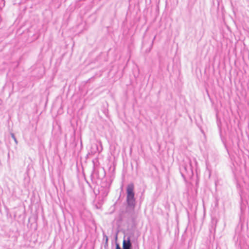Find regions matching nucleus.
I'll list each match as a JSON object with an SVG mask.
<instances>
[{"label":"nucleus","mask_w":249,"mask_h":249,"mask_svg":"<svg viewBox=\"0 0 249 249\" xmlns=\"http://www.w3.org/2000/svg\"><path fill=\"white\" fill-rule=\"evenodd\" d=\"M133 184H129L126 189L127 201L129 205H132L135 202Z\"/></svg>","instance_id":"1"},{"label":"nucleus","mask_w":249,"mask_h":249,"mask_svg":"<svg viewBox=\"0 0 249 249\" xmlns=\"http://www.w3.org/2000/svg\"><path fill=\"white\" fill-rule=\"evenodd\" d=\"M131 243L129 240L127 241L124 240L123 243V249H130L131 248Z\"/></svg>","instance_id":"2"},{"label":"nucleus","mask_w":249,"mask_h":249,"mask_svg":"<svg viewBox=\"0 0 249 249\" xmlns=\"http://www.w3.org/2000/svg\"><path fill=\"white\" fill-rule=\"evenodd\" d=\"M10 135H11L12 138L14 140V141L16 142V135H15V134L14 133L11 132V133H10Z\"/></svg>","instance_id":"3"},{"label":"nucleus","mask_w":249,"mask_h":249,"mask_svg":"<svg viewBox=\"0 0 249 249\" xmlns=\"http://www.w3.org/2000/svg\"><path fill=\"white\" fill-rule=\"evenodd\" d=\"M4 1H0V7H2L4 5Z\"/></svg>","instance_id":"4"},{"label":"nucleus","mask_w":249,"mask_h":249,"mask_svg":"<svg viewBox=\"0 0 249 249\" xmlns=\"http://www.w3.org/2000/svg\"><path fill=\"white\" fill-rule=\"evenodd\" d=\"M116 249H121V248L118 244L116 245Z\"/></svg>","instance_id":"5"},{"label":"nucleus","mask_w":249,"mask_h":249,"mask_svg":"<svg viewBox=\"0 0 249 249\" xmlns=\"http://www.w3.org/2000/svg\"><path fill=\"white\" fill-rule=\"evenodd\" d=\"M14 217H16V214H14Z\"/></svg>","instance_id":"6"}]
</instances>
